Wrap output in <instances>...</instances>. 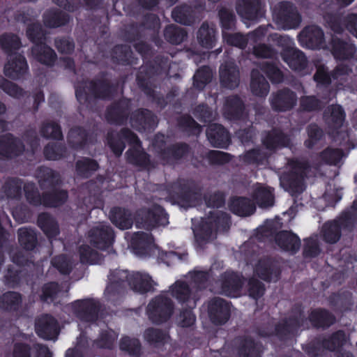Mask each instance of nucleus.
Returning <instances> with one entry per match:
<instances>
[{
	"label": "nucleus",
	"instance_id": "42",
	"mask_svg": "<svg viewBox=\"0 0 357 357\" xmlns=\"http://www.w3.org/2000/svg\"><path fill=\"white\" fill-rule=\"evenodd\" d=\"M111 59L114 63L124 66L138 63V59L134 56L130 47L126 45H115L111 52Z\"/></svg>",
	"mask_w": 357,
	"mask_h": 357
},
{
	"label": "nucleus",
	"instance_id": "63",
	"mask_svg": "<svg viewBox=\"0 0 357 357\" xmlns=\"http://www.w3.org/2000/svg\"><path fill=\"white\" fill-rule=\"evenodd\" d=\"M67 149L64 144L49 142L43 149L45 158L48 160H59L66 157Z\"/></svg>",
	"mask_w": 357,
	"mask_h": 357
},
{
	"label": "nucleus",
	"instance_id": "32",
	"mask_svg": "<svg viewBox=\"0 0 357 357\" xmlns=\"http://www.w3.org/2000/svg\"><path fill=\"white\" fill-rule=\"evenodd\" d=\"M91 137V133L84 128L74 126L68 132L67 143L72 149L81 151L90 144Z\"/></svg>",
	"mask_w": 357,
	"mask_h": 357
},
{
	"label": "nucleus",
	"instance_id": "61",
	"mask_svg": "<svg viewBox=\"0 0 357 357\" xmlns=\"http://www.w3.org/2000/svg\"><path fill=\"white\" fill-rule=\"evenodd\" d=\"M163 36L169 43L179 45L187 38L188 33L184 28L169 24L164 29Z\"/></svg>",
	"mask_w": 357,
	"mask_h": 357
},
{
	"label": "nucleus",
	"instance_id": "53",
	"mask_svg": "<svg viewBox=\"0 0 357 357\" xmlns=\"http://www.w3.org/2000/svg\"><path fill=\"white\" fill-rule=\"evenodd\" d=\"M144 338L149 344L159 348L167 342L169 335L162 329L149 327L144 331Z\"/></svg>",
	"mask_w": 357,
	"mask_h": 357
},
{
	"label": "nucleus",
	"instance_id": "26",
	"mask_svg": "<svg viewBox=\"0 0 357 357\" xmlns=\"http://www.w3.org/2000/svg\"><path fill=\"white\" fill-rule=\"evenodd\" d=\"M238 357H261L263 345L250 336L241 335L236 338Z\"/></svg>",
	"mask_w": 357,
	"mask_h": 357
},
{
	"label": "nucleus",
	"instance_id": "62",
	"mask_svg": "<svg viewBox=\"0 0 357 357\" xmlns=\"http://www.w3.org/2000/svg\"><path fill=\"white\" fill-rule=\"evenodd\" d=\"M40 133L43 138L54 140H63V135L61 126L56 121L43 122L40 128Z\"/></svg>",
	"mask_w": 357,
	"mask_h": 357
},
{
	"label": "nucleus",
	"instance_id": "21",
	"mask_svg": "<svg viewBox=\"0 0 357 357\" xmlns=\"http://www.w3.org/2000/svg\"><path fill=\"white\" fill-rule=\"evenodd\" d=\"M220 280L222 294L229 297H236L241 291L244 277L238 272L226 271L221 274Z\"/></svg>",
	"mask_w": 357,
	"mask_h": 357
},
{
	"label": "nucleus",
	"instance_id": "9",
	"mask_svg": "<svg viewBox=\"0 0 357 357\" xmlns=\"http://www.w3.org/2000/svg\"><path fill=\"white\" fill-rule=\"evenodd\" d=\"M72 310L75 317L82 322L96 323L99 317L102 305L98 300L84 298L76 300L71 303Z\"/></svg>",
	"mask_w": 357,
	"mask_h": 357
},
{
	"label": "nucleus",
	"instance_id": "27",
	"mask_svg": "<svg viewBox=\"0 0 357 357\" xmlns=\"http://www.w3.org/2000/svg\"><path fill=\"white\" fill-rule=\"evenodd\" d=\"M171 295L183 307L195 308L196 300L190 285L185 281L177 280L171 287Z\"/></svg>",
	"mask_w": 357,
	"mask_h": 357
},
{
	"label": "nucleus",
	"instance_id": "28",
	"mask_svg": "<svg viewBox=\"0 0 357 357\" xmlns=\"http://www.w3.org/2000/svg\"><path fill=\"white\" fill-rule=\"evenodd\" d=\"M206 137L213 147L227 149L231 144L229 131L221 124L213 123L206 129Z\"/></svg>",
	"mask_w": 357,
	"mask_h": 357
},
{
	"label": "nucleus",
	"instance_id": "13",
	"mask_svg": "<svg viewBox=\"0 0 357 357\" xmlns=\"http://www.w3.org/2000/svg\"><path fill=\"white\" fill-rule=\"evenodd\" d=\"M25 145L24 142L13 133L7 132L0 135V157L12 160L24 154Z\"/></svg>",
	"mask_w": 357,
	"mask_h": 357
},
{
	"label": "nucleus",
	"instance_id": "37",
	"mask_svg": "<svg viewBox=\"0 0 357 357\" xmlns=\"http://www.w3.org/2000/svg\"><path fill=\"white\" fill-rule=\"evenodd\" d=\"M42 17L44 26L49 29L66 26L70 20L69 14L56 8L47 9L43 13Z\"/></svg>",
	"mask_w": 357,
	"mask_h": 357
},
{
	"label": "nucleus",
	"instance_id": "49",
	"mask_svg": "<svg viewBox=\"0 0 357 357\" xmlns=\"http://www.w3.org/2000/svg\"><path fill=\"white\" fill-rule=\"evenodd\" d=\"M18 242L25 250L32 251L38 245L36 230L31 227H20L17 230Z\"/></svg>",
	"mask_w": 357,
	"mask_h": 357
},
{
	"label": "nucleus",
	"instance_id": "22",
	"mask_svg": "<svg viewBox=\"0 0 357 357\" xmlns=\"http://www.w3.org/2000/svg\"><path fill=\"white\" fill-rule=\"evenodd\" d=\"M302 46L310 50H319L325 42L324 33L317 25L305 26L298 35Z\"/></svg>",
	"mask_w": 357,
	"mask_h": 357
},
{
	"label": "nucleus",
	"instance_id": "56",
	"mask_svg": "<svg viewBox=\"0 0 357 357\" xmlns=\"http://www.w3.org/2000/svg\"><path fill=\"white\" fill-rule=\"evenodd\" d=\"M215 232L227 231L231 226V216L226 212L217 211L208 215Z\"/></svg>",
	"mask_w": 357,
	"mask_h": 357
},
{
	"label": "nucleus",
	"instance_id": "16",
	"mask_svg": "<svg viewBox=\"0 0 357 357\" xmlns=\"http://www.w3.org/2000/svg\"><path fill=\"white\" fill-rule=\"evenodd\" d=\"M89 237L91 245L105 250L113 245L115 234L110 225H100L89 230Z\"/></svg>",
	"mask_w": 357,
	"mask_h": 357
},
{
	"label": "nucleus",
	"instance_id": "39",
	"mask_svg": "<svg viewBox=\"0 0 357 357\" xmlns=\"http://www.w3.org/2000/svg\"><path fill=\"white\" fill-rule=\"evenodd\" d=\"M229 209L234 215L241 217H248L256 211L254 202L248 197H233L229 202Z\"/></svg>",
	"mask_w": 357,
	"mask_h": 357
},
{
	"label": "nucleus",
	"instance_id": "52",
	"mask_svg": "<svg viewBox=\"0 0 357 357\" xmlns=\"http://www.w3.org/2000/svg\"><path fill=\"white\" fill-rule=\"evenodd\" d=\"M347 341L346 333L342 330L333 332L328 337L321 340L322 348L330 351L343 350L342 347Z\"/></svg>",
	"mask_w": 357,
	"mask_h": 357
},
{
	"label": "nucleus",
	"instance_id": "14",
	"mask_svg": "<svg viewBox=\"0 0 357 357\" xmlns=\"http://www.w3.org/2000/svg\"><path fill=\"white\" fill-rule=\"evenodd\" d=\"M130 247L135 255L140 257H150L155 253L156 245L151 234L137 231L132 234Z\"/></svg>",
	"mask_w": 357,
	"mask_h": 357
},
{
	"label": "nucleus",
	"instance_id": "33",
	"mask_svg": "<svg viewBox=\"0 0 357 357\" xmlns=\"http://www.w3.org/2000/svg\"><path fill=\"white\" fill-rule=\"evenodd\" d=\"M327 301L331 309L336 312L343 313L351 311L354 305L352 293L349 291L332 293Z\"/></svg>",
	"mask_w": 357,
	"mask_h": 357
},
{
	"label": "nucleus",
	"instance_id": "57",
	"mask_svg": "<svg viewBox=\"0 0 357 357\" xmlns=\"http://www.w3.org/2000/svg\"><path fill=\"white\" fill-rule=\"evenodd\" d=\"M26 36L33 45H38L45 43L47 32L39 22H34L27 24Z\"/></svg>",
	"mask_w": 357,
	"mask_h": 357
},
{
	"label": "nucleus",
	"instance_id": "12",
	"mask_svg": "<svg viewBox=\"0 0 357 357\" xmlns=\"http://www.w3.org/2000/svg\"><path fill=\"white\" fill-rule=\"evenodd\" d=\"M207 312L210 321L215 326H222L231 317V303L220 297L208 301Z\"/></svg>",
	"mask_w": 357,
	"mask_h": 357
},
{
	"label": "nucleus",
	"instance_id": "58",
	"mask_svg": "<svg viewBox=\"0 0 357 357\" xmlns=\"http://www.w3.org/2000/svg\"><path fill=\"white\" fill-rule=\"evenodd\" d=\"M321 235L326 243L334 244L340 239L342 229L337 221H327L322 226Z\"/></svg>",
	"mask_w": 357,
	"mask_h": 357
},
{
	"label": "nucleus",
	"instance_id": "55",
	"mask_svg": "<svg viewBox=\"0 0 357 357\" xmlns=\"http://www.w3.org/2000/svg\"><path fill=\"white\" fill-rule=\"evenodd\" d=\"M176 123L179 130L189 136L198 135L202 130V126L188 114L178 116Z\"/></svg>",
	"mask_w": 357,
	"mask_h": 357
},
{
	"label": "nucleus",
	"instance_id": "2",
	"mask_svg": "<svg viewBox=\"0 0 357 357\" xmlns=\"http://www.w3.org/2000/svg\"><path fill=\"white\" fill-rule=\"evenodd\" d=\"M167 61V58L157 55L153 61H146L141 66L136 73L135 80L139 89L161 109L167 107V99L176 96L174 90L169 91L165 97L155 90V77L166 67Z\"/></svg>",
	"mask_w": 357,
	"mask_h": 357
},
{
	"label": "nucleus",
	"instance_id": "29",
	"mask_svg": "<svg viewBox=\"0 0 357 357\" xmlns=\"http://www.w3.org/2000/svg\"><path fill=\"white\" fill-rule=\"evenodd\" d=\"M219 76L220 84L223 88L233 89L239 85V70L234 62L222 63L219 69Z\"/></svg>",
	"mask_w": 357,
	"mask_h": 357
},
{
	"label": "nucleus",
	"instance_id": "44",
	"mask_svg": "<svg viewBox=\"0 0 357 357\" xmlns=\"http://www.w3.org/2000/svg\"><path fill=\"white\" fill-rule=\"evenodd\" d=\"M131 274L123 270L112 271L109 275V283L106 287V291L109 294H120L125 288L126 284H129Z\"/></svg>",
	"mask_w": 357,
	"mask_h": 357
},
{
	"label": "nucleus",
	"instance_id": "5",
	"mask_svg": "<svg viewBox=\"0 0 357 357\" xmlns=\"http://www.w3.org/2000/svg\"><path fill=\"white\" fill-rule=\"evenodd\" d=\"M288 172L280 176L283 188L292 196L301 194L305 190V180L311 171V165L307 159L293 158L288 160Z\"/></svg>",
	"mask_w": 357,
	"mask_h": 357
},
{
	"label": "nucleus",
	"instance_id": "41",
	"mask_svg": "<svg viewBox=\"0 0 357 357\" xmlns=\"http://www.w3.org/2000/svg\"><path fill=\"white\" fill-rule=\"evenodd\" d=\"M36 172L38 184L42 190L55 188L61 183L59 174L50 167L40 166Z\"/></svg>",
	"mask_w": 357,
	"mask_h": 357
},
{
	"label": "nucleus",
	"instance_id": "40",
	"mask_svg": "<svg viewBox=\"0 0 357 357\" xmlns=\"http://www.w3.org/2000/svg\"><path fill=\"white\" fill-rule=\"evenodd\" d=\"M225 116L230 121H241L245 119V104L238 96H231L225 100Z\"/></svg>",
	"mask_w": 357,
	"mask_h": 357
},
{
	"label": "nucleus",
	"instance_id": "17",
	"mask_svg": "<svg viewBox=\"0 0 357 357\" xmlns=\"http://www.w3.org/2000/svg\"><path fill=\"white\" fill-rule=\"evenodd\" d=\"M269 101L274 112H284L291 110L296 105L297 95L289 88H283L273 93Z\"/></svg>",
	"mask_w": 357,
	"mask_h": 357
},
{
	"label": "nucleus",
	"instance_id": "50",
	"mask_svg": "<svg viewBox=\"0 0 357 357\" xmlns=\"http://www.w3.org/2000/svg\"><path fill=\"white\" fill-rule=\"evenodd\" d=\"M52 190L43 192V204L47 208H56L63 205L68 198L67 190L53 188Z\"/></svg>",
	"mask_w": 357,
	"mask_h": 357
},
{
	"label": "nucleus",
	"instance_id": "23",
	"mask_svg": "<svg viewBox=\"0 0 357 357\" xmlns=\"http://www.w3.org/2000/svg\"><path fill=\"white\" fill-rule=\"evenodd\" d=\"M329 45L334 59L339 61H348L353 59L357 48L350 40H344L336 36H332Z\"/></svg>",
	"mask_w": 357,
	"mask_h": 357
},
{
	"label": "nucleus",
	"instance_id": "35",
	"mask_svg": "<svg viewBox=\"0 0 357 357\" xmlns=\"http://www.w3.org/2000/svg\"><path fill=\"white\" fill-rule=\"evenodd\" d=\"M275 243L284 251L296 254L301 248L300 238L291 231L282 230L275 236Z\"/></svg>",
	"mask_w": 357,
	"mask_h": 357
},
{
	"label": "nucleus",
	"instance_id": "34",
	"mask_svg": "<svg viewBox=\"0 0 357 357\" xmlns=\"http://www.w3.org/2000/svg\"><path fill=\"white\" fill-rule=\"evenodd\" d=\"M109 220L121 230L130 229L135 222L134 215L131 211L121 206H114L110 209Z\"/></svg>",
	"mask_w": 357,
	"mask_h": 357
},
{
	"label": "nucleus",
	"instance_id": "48",
	"mask_svg": "<svg viewBox=\"0 0 357 357\" xmlns=\"http://www.w3.org/2000/svg\"><path fill=\"white\" fill-rule=\"evenodd\" d=\"M250 90L254 96L260 98H265L270 90L269 83L256 69L251 71Z\"/></svg>",
	"mask_w": 357,
	"mask_h": 357
},
{
	"label": "nucleus",
	"instance_id": "19",
	"mask_svg": "<svg viewBox=\"0 0 357 357\" xmlns=\"http://www.w3.org/2000/svg\"><path fill=\"white\" fill-rule=\"evenodd\" d=\"M236 10L243 19L257 22L265 15L261 0H237Z\"/></svg>",
	"mask_w": 357,
	"mask_h": 357
},
{
	"label": "nucleus",
	"instance_id": "20",
	"mask_svg": "<svg viewBox=\"0 0 357 357\" xmlns=\"http://www.w3.org/2000/svg\"><path fill=\"white\" fill-rule=\"evenodd\" d=\"M261 143L266 149L272 152L283 148H289L292 144L291 136L278 128L266 132L261 139Z\"/></svg>",
	"mask_w": 357,
	"mask_h": 357
},
{
	"label": "nucleus",
	"instance_id": "47",
	"mask_svg": "<svg viewBox=\"0 0 357 357\" xmlns=\"http://www.w3.org/2000/svg\"><path fill=\"white\" fill-rule=\"evenodd\" d=\"M22 304V295L17 291H8L0 296V309L8 312H18Z\"/></svg>",
	"mask_w": 357,
	"mask_h": 357
},
{
	"label": "nucleus",
	"instance_id": "6",
	"mask_svg": "<svg viewBox=\"0 0 357 357\" xmlns=\"http://www.w3.org/2000/svg\"><path fill=\"white\" fill-rule=\"evenodd\" d=\"M135 224L137 228L151 231L168 223V214L159 204H153L150 208L142 207L134 213Z\"/></svg>",
	"mask_w": 357,
	"mask_h": 357
},
{
	"label": "nucleus",
	"instance_id": "36",
	"mask_svg": "<svg viewBox=\"0 0 357 357\" xmlns=\"http://www.w3.org/2000/svg\"><path fill=\"white\" fill-rule=\"evenodd\" d=\"M280 54L282 60L294 71H301L307 67L305 54L296 47L282 50Z\"/></svg>",
	"mask_w": 357,
	"mask_h": 357
},
{
	"label": "nucleus",
	"instance_id": "38",
	"mask_svg": "<svg viewBox=\"0 0 357 357\" xmlns=\"http://www.w3.org/2000/svg\"><path fill=\"white\" fill-rule=\"evenodd\" d=\"M202 7L201 4L194 6L187 3H183L176 6L172 13L174 20L183 25H192L196 20V9Z\"/></svg>",
	"mask_w": 357,
	"mask_h": 357
},
{
	"label": "nucleus",
	"instance_id": "54",
	"mask_svg": "<svg viewBox=\"0 0 357 357\" xmlns=\"http://www.w3.org/2000/svg\"><path fill=\"white\" fill-rule=\"evenodd\" d=\"M98 169V162L90 158L84 157L75 162L76 174L82 178H89Z\"/></svg>",
	"mask_w": 357,
	"mask_h": 357
},
{
	"label": "nucleus",
	"instance_id": "18",
	"mask_svg": "<svg viewBox=\"0 0 357 357\" xmlns=\"http://www.w3.org/2000/svg\"><path fill=\"white\" fill-rule=\"evenodd\" d=\"M129 120L131 127L140 132L153 129L158 124L157 116L146 108H139L132 112Z\"/></svg>",
	"mask_w": 357,
	"mask_h": 357
},
{
	"label": "nucleus",
	"instance_id": "59",
	"mask_svg": "<svg viewBox=\"0 0 357 357\" xmlns=\"http://www.w3.org/2000/svg\"><path fill=\"white\" fill-rule=\"evenodd\" d=\"M119 349L127 353L130 357H141L142 354V344L139 339L123 336L119 341Z\"/></svg>",
	"mask_w": 357,
	"mask_h": 357
},
{
	"label": "nucleus",
	"instance_id": "1",
	"mask_svg": "<svg viewBox=\"0 0 357 357\" xmlns=\"http://www.w3.org/2000/svg\"><path fill=\"white\" fill-rule=\"evenodd\" d=\"M336 321L335 316L324 307L312 309L306 317L301 304L294 305L288 317L275 325L274 334L281 341H287L301 331L309 330L310 325L315 329H327Z\"/></svg>",
	"mask_w": 357,
	"mask_h": 357
},
{
	"label": "nucleus",
	"instance_id": "3",
	"mask_svg": "<svg viewBox=\"0 0 357 357\" xmlns=\"http://www.w3.org/2000/svg\"><path fill=\"white\" fill-rule=\"evenodd\" d=\"M107 73L101 72L94 78L86 80L75 86L77 101L90 106L92 100H112L117 93L118 84L106 77Z\"/></svg>",
	"mask_w": 357,
	"mask_h": 357
},
{
	"label": "nucleus",
	"instance_id": "7",
	"mask_svg": "<svg viewBox=\"0 0 357 357\" xmlns=\"http://www.w3.org/2000/svg\"><path fill=\"white\" fill-rule=\"evenodd\" d=\"M174 310V304L172 300L167 296L158 295L149 303L146 314L153 324L160 325L170 319Z\"/></svg>",
	"mask_w": 357,
	"mask_h": 357
},
{
	"label": "nucleus",
	"instance_id": "45",
	"mask_svg": "<svg viewBox=\"0 0 357 357\" xmlns=\"http://www.w3.org/2000/svg\"><path fill=\"white\" fill-rule=\"evenodd\" d=\"M153 283V281L149 275L133 272L130 278L128 286L135 292L145 294L154 290Z\"/></svg>",
	"mask_w": 357,
	"mask_h": 357
},
{
	"label": "nucleus",
	"instance_id": "46",
	"mask_svg": "<svg viewBox=\"0 0 357 357\" xmlns=\"http://www.w3.org/2000/svg\"><path fill=\"white\" fill-rule=\"evenodd\" d=\"M31 52L37 61L47 67L54 66L57 59L55 51L46 45L45 43L33 45L31 48Z\"/></svg>",
	"mask_w": 357,
	"mask_h": 357
},
{
	"label": "nucleus",
	"instance_id": "24",
	"mask_svg": "<svg viewBox=\"0 0 357 357\" xmlns=\"http://www.w3.org/2000/svg\"><path fill=\"white\" fill-rule=\"evenodd\" d=\"M35 331L40 337L47 340H53L59 334V323L53 316L45 314L36 319Z\"/></svg>",
	"mask_w": 357,
	"mask_h": 357
},
{
	"label": "nucleus",
	"instance_id": "30",
	"mask_svg": "<svg viewBox=\"0 0 357 357\" xmlns=\"http://www.w3.org/2000/svg\"><path fill=\"white\" fill-rule=\"evenodd\" d=\"M190 151V146L188 144L176 142L161 149L159 157L167 164H173L187 156Z\"/></svg>",
	"mask_w": 357,
	"mask_h": 357
},
{
	"label": "nucleus",
	"instance_id": "11",
	"mask_svg": "<svg viewBox=\"0 0 357 357\" xmlns=\"http://www.w3.org/2000/svg\"><path fill=\"white\" fill-rule=\"evenodd\" d=\"M130 100L126 98H120L107 107L105 119L110 125L124 126L130 119Z\"/></svg>",
	"mask_w": 357,
	"mask_h": 357
},
{
	"label": "nucleus",
	"instance_id": "8",
	"mask_svg": "<svg viewBox=\"0 0 357 357\" xmlns=\"http://www.w3.org/2000/svg\"><path fill=\"white\" fill-rule=\"evenodd\" d=\"M275 18L277 24L284 30L298 29L302 22V16L298 8L288 1L278 3L275 11Z\"/></svg>",
	"mask_w": 357,
	"mask_h": 357
},
{
	"label": "nucleus",
	"instance_id": "10",
	"mask_svg": "<svg viewBox=\"0 0 357 357\" xmlns=\"http://www.w3.org/2000/svg\"><path fill=\"white\" fill-rule=\"evenodd\" d=\"M107 144L116 157H120L126 149V142L130 145L141 146V140L137 134L128 128H123L115 133L109 131L106 136Z\"/></svg>",
	"mask_w": 357,
	"mask_h": 357
},
{
	"label": "nucleus",
	"instance_id": "4",
	"mask_svg": "<svg viewBox=\"0 0 357 357\" xmlns=\"http://www.w3.org/2000/svg\"><path fill=\"white\" fill-rule=\"evenodd\" d=\"M167 198L181 207H193L202 200V188L192 180L178 179L169 185Z\"/></svg>",
	"mask_w": 357,
	"mask_h": 357
},
{
	"label": "nucleus",
	"instance_id": "51",
	"mask_svg": "<svg viewBox=\"0 0 357 357\" xmlns=\"http://www.w3.org/2000/svg\"><path fill=\"white\" fill-rule=\"evenodd\" d=\"M197 38L199 45L206 49H212L216 42V31L213 27L209 26L206 22L202 24L197 31Z\"/></svg>",
	"mask_w": 357,
	"mask_h": 357
},
{
	"label": "nucleus",
	"instance_id": "31",
	"mask_svg": "<svg viewBox=\"0 0 357 357\" xmlns=\"http://www.w3.org/2000/svg\"><path fill=\"white\" fill-rule=\"evenodd\" d=\"M126 152V158L128 163L143 169H149L154 167V165L151 160V155L146 153L141 146L130 145Z\"/></svg>",
	"mask_w": 357,
	"mask_h": 357
},
{
	"label": "nucleus",
	"instance_id": "60",
	"mask_svg": "<svg viewBox=\"0 0 357 357\" xmlns=\"http://www.w3.org/2000/svg\"><path fill=\"white\" fill-rule=\"evenodd\" d=\"M19 36L13 33H5L0 36V47L8 56L21 47Z\"/></svg>",
	"mask_w": 357,
	"mask_h": 357
},
{
	"label": "nucleus",
	"instance_id": "64",
	"mask_svg": "<svg viewBox=\"0 0 357 357\" xmlns=\"http://www.w3.org/2000/svg\"><path fill=\"white\" fill-rule=\"evenodd\" d=\"M211 79L212 72L210 67L203 66L197 70L193 76V87L198 91H202L211 82Z\"/></svg>",
	"mask_w": 357,
	"mask_h": 357
},
{
	"label": "nucleus",
	"instance_id": "25",
	"mask_svg": "<svg viewBox=\"0 0 357 357\" xmlns=\"http://www.w3.org/2000/svg\"><path fill=\"white\" fill-rule=\"evenodd\" d=\"M10 59L4 66V74L10 79L17 80L23 78L28 73L29 66L25 56L15 53L9 56Z\"/></svg>",
	"mask_w": 357,
	"mask_h": 357
},
{
	"label": "nucleus",
	"instance_id": "15",
	"mask_svg": "<svg viewBox=\"0 0 357 357\" xmlns=\"http://www.w3.org/2000/svg\"><path fill=\"white\" fill-rule=\"evenodd\" d=\"M254 272L261 280L276 282L280 279L281 268L278 261L271 257L260 258L254 268Z\"/></svg>",
	"mask_w": 357,
	"mask_h": 357
},
{
	"label": "nucleus",
	"instance_id": "43",
	"mask_svg": "<svg viewBox=\"0 0 357 357\" xmlns=\"http://www.w3.org/2000/svg\"><path fill=\"white\" fill-rule=\"evenodd\" d=\"M37 225L49 240L55 238L59 234V225L56 218L47 212L38 215Z\"/></svg>",
	"mask_w": 357,
	"mask_h": 357
}]
</instances>
